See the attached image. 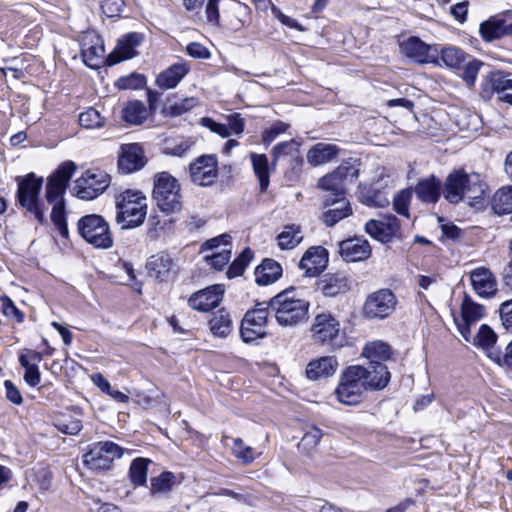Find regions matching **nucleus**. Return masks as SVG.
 Here are the masks:
<instances>
[{
  "instance_id": "20",
  "label": "nucleus",
  "mask_w": 512,
  "mask_h": 512,
  "mask_svg": "<svg viewBox=\"0 0 512 512\" xmlns=\"http://www.w3.org/2000/svg\"><path fill=\"white\" fill-rule=\"evenodd\" d=\"M399 230L400 223L394 215H387L380 220L371 219L365 224L366 233L382 243L390 242Z\"/></svg>"
},
{
  "instance_id": "14",
  "label": "nucleus",
  "mask_w": 512,
  "mask_h": 512,
  "mask_svg": "<svg viewBox=\"0 0 512 512\" xmlns=\"http://www.w3.org/2000/svg\"><path fill=\"white\" fill-rule=\"evenodd\" d=\"M191 181L198 186L208 187L218 177V160L215 155H201L189 165Z\"/></svg>"
},
{
  "instance_id": "30",
  "label": "nucleus",
  "mask_w": 512,
  "mask_h": 512,
  "mask_svg": "<svg viewBox=\"0 0 512 512\" xmlns=\"http://www.w3.org/2000/svg\"><path fill=\"white\" fill-rule=\"evenodd\" d=\"M146 267L150 277L158 281H166L173 271L174 262L167 254H156L149 258Z\"/></svg>"
},
{
  "instance_id": "57",
  "label": "nucleus",
  "mask_w": 512,
  "mask_h": 512,
  "mask_svg": "<svg viewBox=\"0 0 512 512\" xmlns=\"http://www.w3.org/2000/svg\"><path fill=\"white\" fill-rule=\"evenodd\" d=\"M497 340V335L495 332L488 327L487 325H482L477 334V343L483 349L489 351V353H493L490 351L493 349Z\"/></svg>"
},
{
  "instance_id": "36",
  "label": "nucleus",
  "mask_w": 512,
  "mask_h": 512,
  "mask_svg": "<svg viewBox=\"0 0 512 512\" xmlns=\"http://www.w3.org/2000/svg\"><path fill=\"white\" fill-rule=\"evenodd\" d=\"M479 32L485 41H493L507 33L506 21L502 18H490L480 24Z\"/></svg>"
},
{
  "instance_id": "48",
  "label": "nucleus",
  "mask_w": 512,
  "mask_h": 512,
  "mask_svg": "<svg viewBox=\"0 0 512 512\" xmlns=\"http://www.w3.org/2000/svg\"><path fill=\"white\" fill-rule=\"evenodd\" d=\"M253 259V252L250 248H245L241 254L232 262L227 271L228 278L241 276Z\"/></svg>"
},
{
  "instance_id": "55",
  "label": "nucleus",
  "mask_w": 512,
  "mask_h": 512,
  "mask_svg": "<svg viewBox=\"0 0 512 512\" xmlns=\"http://www.w3.org/2000/svg\"><path fill=\"white\" fill-rule=\"evenodd\" d=\"M80 128H101L103 125L99 112L94 108H89L82 112L78 117Z\"/></svg>"
},
{
  "instance_id": "23",
  "label": "nucleus",
  "mask_w": 512,
  "mask_h": 512,
  "mask_svg": "<svg viewBox=\"0 0 512 512\" xmlns=\"http://www.w3.org/2000/svg\"><path fill=\"white\" fill-rule=\"evenodd\" d=\"M371 246L362 237H353L339 243V253L346 262H360L371 256Z\"/></svg>"
},
{
  "instance_id": "7",
  "label": "nucleus",
  "mask_w": 512,
  "mask_h": 512,
  "mask_svg": "<svg viewBox=\"0 0 512 512\" xmlns=\"http://www.w3.org/2000/svg\"><path fill=\"white\" fill-rule=\"evenodd\" d=\"M310 331L315 342L328 345L333 350L343 346L340 322L330 312L316 314Z\"/></svg>"
},
{
  "instance_id": "47",
  "label": "nucleus",
  "mask_w": 512,
  "mask_h": 512,
  "mask_svg": "<svg viewBox=\"0 0 512 512\" xmlns=\"http://www.w3.org/2000/svg\"><path fill=\"white\" fill-rule=\"evenodd\" d=\"M194 144L191 138H180L176 140H166L162 152L171 156H183Z\"/></svg>"
},
{
  "instance_id": "17",
  "label": "nucleus",
  "mask_w": 512,
  "mask_h": 512,
  "mask_svg": "<svg viewBox=\"0 0 512 512\" xmlns=\"http://www.w3.org/2000/svg\"><path fill=\"white\" fill-rule=\"evenodd\" d=\"M81 57L86 66L99 68L104 57L105 49L102 38L94 33H85L80 41Z\"/></svg>"
},
{
  "instance_id": "54",
  "label": "nucleus",
  "mask_w": 512,
  "mask_h": 512,
  "mask_svg": "<svg viewBox=\"0 0 512 512\" xmlns=\"http://www.w3.org/2000/svg\"><path fill=\"white\" fill-rule=\"evenodd\" d=\"M322 436H323V433L319 428H317L315 426H311L305 432V434L302 437L298 446L300 449H303L304 451L309 452L312 449H314L315 447H317Z\"/></svg>"
},
{
  "instance_id": "10",
  "label": "nucleus",
  "mask_w": 512,
  "mask_h": 512,
  "mask_svg": "<svg viewBox=\"0 0 512 512\" xmlns=\"http://www.w3.org/2000/svg\"><path fill=\"white\" fill-rule=\"evenodd\" d=\"M42 184V178H37L34 173H30L26 177L18 179L17 190L20 205L32 213L40 223L44 220V212L38 202Z\"/></svg>"
},
{
  "instance_id": "15",
  "label": "nucleus",
  "mask_w": 512,
  "mask_h": 512,
  "mask_svg": "<svg viewBox=\"0 0 512 512\" xmlns=\"http://www.w3.org/2000/svg\"><path fill=\"white\" fill-rule=\"evenodd\" d=\"M401 53L416 63H439V48L428 45L416 36H411L399 44Z\"/></svg>"
},
{
  "instance_id": "21",
  "label": "nucleus",
  "mask_w": 512,
  "mask_h": 512,
  "mask_svg": "<svg viewBox=\"0 0 512 512\" xmlns=\"http://www.w3.org/2000/svg\"><path fill=\"white\" fill-rule=\"evenodd\" d=\"M225 289L221 284L211 285L195 292L188 300L190 307L201 312H207L217 307L222 301Z\"/></svg>"
},
{
  "instance_id": "60",
  "label": "nucleus",
  "mask_w": 512,
  "mask_h": 512,
  "mask_svg": "<svg viewBox=\"0 0 512 512\" xmlns=\"http://www.w3.org/2000/svg\"><path fill=\"white\" fill-rule=\"evenodd\" d=\"M56 427L62 433L75 435L82 429V423L78 418H62L58 420Z\"/></svg>"
},
{
  "instance_id": "39",
  "label": "nucleus",
  "mask_w": 512,
  "mask_h": 512,
  "mask_svg": "<svg viewBox=\"0 0 512 512\" xmlns=\"http://www.w3.org/2000/svg\"><path fill=\"white\" fill-rule=\"evenodd\" d=\"M148 117V109L140 100L128 102L123 109V119L131 125H141Z\"/></svg>"
},
{
  "instance_id": "1",
  "label": "nucleus",
  "mask_w": 512,
  "mask_h": 512,
  "mask_svg": "<svg viewBox=\"0 0 512 512\" xmlns=\"http://www.w3.org/2000/svg\"><path fill=\"white\" fill-rule=\"evenodd\" d=\"M380 376H373L364 366L351 365L340 375L335 395L337 400L345 405L359 404L367 390H382L389 383V376L383 367L377 371Z\"/></svg>"
},
{
  "instance_id": "34",
  "label": "nucleus",
  "mask_w": 512,
  "mask_h": 512,
  "mask_svg": "<svg viewBox=\"0 0 512 512\" xmlns=\"http://www.w3.org/2000/svg\"><path fill=\"white\" fill-rule=\"evenodd\" d=\"M255 281L259 285H270L282 275L281 265L273 259H264L255 269Z\"/></svg>"
},
{
  "instance_id": "18",
  "label": "nucleus",
  "mask_w": 512,
  "mask_h": 512,
  "mask_svg": "<svg viewBox=\"0 0 512 512\" xmlns=\"http://www.w3.org/2000/svg\"><path fill=\"white\" fill-rule=\"evenodd\" d=\"M144 39L143 34L131 32L124 35L118 40L115 49L106 57L107 66H113L121 61L131 59L136 56V47H138Z\"/></svg>"
},
{
  "instance_id": "37",
  "label": "nucleus",
  "mask_w": 512,
  "mask_h": 512,
  "mask_svg": "<svg viewBox=\"0 0 512 512\" xmlns=\"http://www.w3.org/2000/svg\"><path fill=\"white\" fill-rule=\"evenodd\" d=\"M209 327L212 334L216 337H226L233 329V323L229 313L225 309H220L213 313Z\"/></svg>"
},
{
  "instance_id": "5",
  "label": "nucleus",
  "mask_w": 512,
  "mask_h": 512,
  "mask_svg": "<svg viewBox=\"0 0 512 512\" xmlns=\"http://www.w3.org/2000/svg\"><path fill=\"white\" fill-rule=\"evenodd\" d=\"M434 64L462 71L461 77L469 87L475 84L477 75L484 66L482 61L473 58L456 46H445L439 49V63Z\"/></svg>"
},
{
  "instance_id": "11",
  "label": "nucleus",
  "mask_w": 512,
  "mask_h": 512,
  "mask_svg": "<svg viewBox=\"0 0 512 512\" xmlns=\"http://www.w3.org/2000/svg\"><path fill=\"white\" fill-rule=\"evenodd\" d=\"M110 176L102 170H87L75 181L73 192L82 200H92L101 195L110 185Z\"/></svg>"
},
{
  "instance_id": "2",
  "label": "nucleus",
  "mask_w": 512,
  "mask_h": 512,
  "mask_svg": "<svg viewBox=\"0 0 512 512\" xmlns=\"http://www.w3.org/2000/svg\"><path fill=\"white\" fill-rule=\"evenodd\" d=\"M267 304L281 326H296L308 318L310 303L298 297L293 287L278 293Z\"/></svg>"
},
{
  "instance_id": "12",
  "label": "nucleus",
  "mask_w": 512,
  "mask_h": 512,
  "mask_svg": "<svg viewBox=\"0 0 512 512\" xmlns=\"http://www.w3.org/2000/svg\"><path fill=\"white\" fill-rule=\"evenodd\" d=\"M124 451V448L114 442H98L83 455V463L92 470H106L115 459L123 455Z\"/></svg>"
},
{
  "instance_id": "44",
  "label": "nucleus",
  "mask_w": 512,
  "mask_h": 512,
  "mask_svg": "<svg viewBox=\"0 0 512 512\" xmlns=\"http://www.w3.org/2000/svg\"><path fill=\"white\" fill-rule=\"evenodd\" d=\"M175 483V475L172 472L164 471L160 475L151 478L150 493L153 496L156 494H167L172 490Z\"/></svg>"
},
{
  "instance_id": "61",
  "label": "nucleus",
  "mask_w": 512,
  "mask_h": 512,
  "mask_svg": "<svg viewBox=\"0 0 512 512\" xmlns=\"http://www.w3.org/2000/svg\"><path fill=\"white\" fill-rule=\"evenodd\" d=\"M411 195V191L403 190L394 198V209L398 214L406 217L409 216L408 204L410 202Z\"/></svg>"
},
{
  "instance_id": "49",
  "label": "nucleus",
  "mask_w": 512,
  "mask_h": 512,
  "mask_svg": "<svg viewBox=\"0 0 512 512\" xmlns=\"http://www.w3.org/2000/svg\"><path fill=\"white\" fill-rule=\"evenodd\" d=\"M67 185L57 179V177H49L46 185V199L49 203L64 201V194Z\"/></svg>"
},
{
  "instance_id": "35",
  "label": "nucleus",
  "mask_w": 512,
  "mask_h": 512,
  "mask_svg": "<svg viewBox=\"0 0 512 512\" xmlns=\"http://www.w3.org/2000/svg\"><path fill=\"white\" fill-rule=\"evenodd\" d=\"M338 154V148L332 144L318 143L314 145L307 154V160L310 164L318 166L329 162Z\"/></svg>"
},
{
  "instance_id": "40",
  "label": "nucleus",
  "mask_w": 512,
  "mask_h": 512,
  "mask_svg": "<svg viewBox=\"0 0 512 512\" xmlns=\"http://www.w3.org/2000/svg\"><path fill=\"white\" fill-rule=\"evenodd\" d=\"M200 105V101L196 97H185L176 100L173 103L166 104L162 109V114L166 117H179L193 108Z\"/></svg>"
},
{
  "instance_id": "31",
  "label": "nucleus",
  "mask_w": 512,
  "mask_h": 512,
  "mask_svg": "<svg viewBox=\"0 0 512 512\" xmlns=\"http://www.w3.org/2000/svg\"><path fill=\"white\" fill-rule=\"evenodd\" d=\"M488 84L492 94H495L497 100L512 104V79L502 72H490L488 75Z\"/></svg>"
},
{
  "instance_id": "24",
  "label": "nucleus",
  "mask_w": 512,
  "mask_h": 512,
  "mask_svg": "<svg viewBox=\"0 0 512 512\" xmlns=\"http://www.w3.org/2000/svg\"><path fill=\"white\" fill-rule=\"evenodd\" d=\"M121 150L118 168L122 173L129 174L144 167L146 159L142 148L138 144L123 145Z\"/></svg>"
},
{
  "instance_id": "25",
  "label": "nucleus",
  "mask_w": 512,
  "mask_h": 512,
  "mask_svg": "<svg viewBox=\"0 0 512 512\" xmlns=\"http://www.w3.org/2000/svg\"><path fill=\"white\" fill-rule=\"evenodd\" d=\"M324 206L328 208L322 215L324 224L328 227L336 225L339 221L352 214V208L345 197H326Z\"/></svg>"
},
{
  "instance_id": "50",
  "label": "nucleus",
  "mask_w": 512,
  "mask_h": 512,
  "mask_svg": "<svg viewBox=\"0 0 512 512\" xmlns=\"http://www.w3.org/2000/svg\"><path fill=\"white\" fill-rule=\"evenodd\" d=\"M53 208L51 212V220L54 225L57 227L59 233L62 237L67 238L69 231L66 223L65 217V203L64 201L52 203Z\"/></svg>"
},
{
  "instance_id": "42",
  "label": "nucleus",
  "mask_w": 512,
  "mask_h": 512,
  "mask_svg": "<svg viewBox=\"0 0 512 512\" xmlns=\"http://www.w3.org/2000/svg\"><path fill=\"white\" fill-rule=\"evenodd\" d=\"M148 458H135L129 468V477L131 483L137 486H144L147 482L148 465L151 464Z\"/></svg>"
},
{
  "instance_id": "13",
  "label": "nucleus",
  "mask_w": 512,
  "mask_h": 512,
  "mask_svg": "<svg viewBox=\"0 0 512 512\" xmlns=\"http://www.w3.org/2000/svg\"><path fill=\"white\" fill-rule=\"evenodd\" d=\"M397 303V298L390 289H380L368 295L363 314L368 319H384L395 311Z\"/></svg>"
},
{
  "instance_id": "45",
  "label": "nucleus",
  "mask_w": 512,
  "mask_h": 512,
  "mask_svg": "<svg viewBox=\"0 0 512 512\" xmlns=\"http://www.w3.org/2000/svg\"><path fill=\"white\" fill-rule=\"evenodd\" d=\"M461 314L465 324L469 326L484 316V307L466 296L462 302Z\"/></svg>"
},
{
  "instance_id": "52",
  "label": "nucleus",
  "mask_w": 512,
  "mask_h": 512,
  "mask_svg": "<svg viewBox=\"0 0 512 512\" xmlns=\"http://www.w3.org/2000/svg\"><path fill=\"white\" fill-rule=\"evenodd\" d=\"M232 452L233 455L243 464L252 463L255 459L254 449L245 445L243 440L240 438H235L233 440Z\"/></svg>"
},
{
  "instance_id": "63",
  "label": "nucleus",
  "mask_w": 512,
  "mask_h": 512,
  "mask_svg": "<svg viewBox=\"0 0 512 512\" xmlns=\"http://www.w3.org/2000/svg\"><path fill=\"white\" fill-rule=\"evenodd\" d=\"M231 251L224 249L219 253H214L211 256H206L205 261L214 269L221 270L230 260Z\"/></svg>"
},
{
  "instance_id": "56",
  "label": "nucleus",
  "mask_w": 512,
  "mask_h": 512,
  "mask_svg": "<svg viewBox=\"0 0 512 512\" xmlns=\"http://www.w3.org/2000/svg\"><path fill=\"white\" fill-rule=\"evenodd\" d=\"M206 6H205V15L207 23L213 26H220L221 25V17H220V4L222 3L221 7L223 8V5L225 4L226 0H206Z\"/></svg>"
},
{
  "instance_id": "29",
  "label": "nucleus",
  "mask_w": 512,
  "mask_h": 512,
  "mask_svg": "<svg viewBox=\"0 0 512 512\" xmlns=\"http://www.w3.org/2000/svg\"><path fill=\"white\" fill-rule=\"evenodd\" d=\"M338 368V361L333 356H324L310 361L306 367V375L310 380H319L332 376Z\"/></svg>"
},
{
  "instance_id": "27",
  "label": "nucleus",
  "mask_w": 512,
  "mask_h": 512,
  "mask_svg": "<svg viewBox=\"0 0 512 512\" xmlns=\"http://www.w3.org/2000/svg\"><path fill=\"white\" fill-rule=\"evenodd\" d=\"M470 279L475 292L481 297L490 298L497 291L496 280L487 268L474 269L470 274Z\"/></svg>"
},
{
  "instance_id": "32",
  "label": "nucleus",
  "mask_w": 512,
  "mask_h": 512,
  "mask_svg": "<svg viewBox=\"0 0 512 512\" xmlns=\"http://www.w3.org/2000/svg\"><path fill=\"white\" fill-rule=\"evenodd\" d=\"M441 187V181L431 175L419 181L415 186L414 192L420 201L434 204L440 198Z\"/></svg>"
},
{
  "instance_id": "59",
  "label": "nucleus",
  "mask_w": 512,
  "mask_h": 512,
  "mask_svg": "<svg viewBox=\"0 0 512 512\" xmlns=\"http://www.w3.org/2000/svg\"><path fill=\"white\" fill-rule=\"evenodd\" d=\"M21 366L25 369L24 380L32 387L37 386L40 383V371L38 365L35 363H28L25 358L19 359Z\"/></svg>"
},
{
  "instance_id": "41",
  "label": "nucleus",
  "mask_w": 512,
  "mask_h": 512,
  "mask_svg": "<svg viewBox=\"0 0 512 512\" xmlns=\"http://www.w3.org/2000/svg\"><path fill=\"white\" fill-rule=\"evenodd\" d=\"M492 208L499 215L512 213V186H505L496 191L492 198Z\"/></svg>"
},
{
  "instance_id": "64",
  "label": "nucleus",
  "mask_w": 512,
  "mask_h": 512,
  "mask_svg": "<svg viewBox=\"0 0 512 512\" xmlns=\"http://www.w3.org/2000/svg\"><path fill=\"white\" fill-rule=\"evenodd\" d=\"M76 170V165L72 161H67L59 166L57 171L51 177H57L59 181L68 185L70 178Z\"/></svg>"
},
{
  "instance_id": "53",
  "label": "nucleus",
  "mask_w": 512,
  "mask_h": 512,
  "mask_svg": "<svg viewBox=\"0 0 512 512\" xmlns=\"http://www.w3.org/2000/svg\"><path fill=\"white\" fill-rule=\"evenodd\" d=\"M146 85V77L143 74L132 73L128 76L120 77L116 86L122 90H136L143 88Z\"/></svg>"
},
{
  "instance_id": "6",
  "label": "nucleus",
  "mask_w": 512,
  "mask_h": 512,
  "mask_svg": "<svg viewBox=\"0 0 512 512\" xmlns=\"http://www.w3.org/2000/svg\"><path fill=\"white\" fill-rule=\"evenodd\" d=\"M153 198L161 211L177 213L182 209L180 184L168 172H160L154 177Z\"/></svg>"
},
{
  "instance_id": "26",
  "label": "nucleus",
  "mask_w": 512,
  "mask_h": 512,
  "mask_svg": "<svg viewBox=\"0 0 512 512\" xmlns=\"http://www.w3.org/2000/svg\"><path fill=\"white\" fill-rule=\"evenodd\" d=\"M317 290L325 297H336L350 290V281L344 273H327L317 282Z\"/></svg>"
},
{
  "instance_id": "19",
  "label": "nucleus",
  "mask_w": 512,
  "mask_h": 512,
  "mask_svg": "<svg viewBox=\"0 0 512 512\" xmlns=\"http://www.w3.org/2000/svg\"><path fill=\"white\" fill-rule=\"evenodd\" d=\"M250 18V8L235 0H226L223 5V26L237 32L245 27Z\"/></svg>"
},
{
  "instance_id": "4",
  "label": "nucleus",
  "mask_w": 512,
  "mask_h": 512,
  "mask_svg": "<svg viewBox=\"0 0 512 512\" xmlns=\"http://www.w3.org/2000/svg\"><path fill=\"white\" fill-rule=\"evenodd\" d=\"M116 221L123 229L140 226L147 214V199L140 191L126 190L116 197Z\"/></svg>"
},
{
  "instance_id": "38",
  "label": "nucleus",
  "mask_w": 512,
  "mask_h": 512,
  "mask_svg": "<svg viewBox=\"0 0 512 512\" xmlns=\"http://www.w3.org/2000/svg\"><path fill=\"white\" fill-rule=\"evenodd\" d=\"M254 173L259 180L261 191H265L270 183L268 158L265 154H250Z\"/></svg>"
},
{
  "instance_id": "51",
  "label": "nucleus",
  "mask_w": 512,
  "mask_h": 512,
  "mask_svg": "<svg viewBox=\"0 0 512 512\" xmlns=\"http://www.w3.org/2000/svg\"><path fill=\"white\" fill-rule=\"evenodd\" d=\"M93 382L105 393L111 396L114 400L119 403H126L129 397L123 392L116 390L111 387L110 383L101 375L95 374L92 376Z\"/></svg>"
},
{
  "instance_id": "33",
  "label": "nucleus",
  "mask_w": 512,
  "mask_h": 512,
  "mask_svg": "<svg viewBox=\"0 0 512 512\" xmlns=\"http://www.w3.org/2000/svg\"><path fill=\"white\" fill-rule=\"evenodd\" d=\"M304 239L303 228L299 224H287L283 226L282 231L277 235V246L280 250H292L296 248Z\"/></svg>"
},
{
  "instance_id": "3",
  "label": "nucleus",
  "mask_w": 512,
  "mask_h": 512,
  "mask_svg": "<svg viewBox=\"0 0 512 512\" xmlns=\"http://www.w3.org/2000/svg\"><path fill=\"white\" fill-rule=\"evenodd\" d=\"M485 186L480 174H467L457 170L447 177L444 196L450 203H458L464 199H479L484 195Z\"/></svg>"
},
{
  "instance_id": "58",
  "label": "nucleus",
  "mask_w": 512,
  "mask_h": 512,
  "mask_svg": "<svg viewBox=\"0 0 512 512\" xmlns=\"http://www.w3.org/2000/svg\"><path fill=\"white\" fill-rule=\"evenodd\" d=\"M334 171L336 175L343 180L345 185L349 182H353L359 176V168L355 163L345 162Z\"/></svg>"
},
{
  "instance_id": "28",
  "label": "nucleus",
  "mask_w": 512,
  "mask_h": 512,
  "mask_svg": "<svg viewBox=\"0 0 512 512\" xmlns=\"http://www.w3.org/2000/svg\"><path fill=\"white\" fill-rule=\"evenodd\" d=\"M190 71L186 62H178L162 71L156 78V85L162 90L175 88Z\"/></svg>"
},
{
  "instance_id": "43",
  "label": "nucleus",
  "mask_w": 512,
  "mask_h": 512,
  "mask_svg": "<svg viewBox=\"0 0 512 512\" xmlns=\"http://www.w3.org/2000/svg\"><path fill=\"white\" fill-rule=\"evenodd\" d=\"M345 186V183L336 175L335 171L323 176L318 181V187L331 192L330 198L345 197Z\"/></svg>"
},
{
  "instance_id": "22",
  "label": "nucleus",
  "mask_w": 512,
  "mask_h": 512,
  "mask_svg": "<svg viewBox=\"0 0 512 512\" xmlns=\"http://www.w3.org/2000/svg\"><path fill=\"white\" fill-rule=\"evenodd\" d=\"M327 263V250L322 246H313L303 254L299 268L304 271L305 276L315 277L326 268Z\"/></svg>"
},
{
  "instance_id": "8",
  "label": "nucleus",
  "mask_w": 512,
  "mask_h": 512,
  "mask_svg": "<svg viewBox=\"0 0 512 512\" xmlns=\"http://www.w3.org/2000/svg\"><path fill=\"white\" fill-rule=\"evenodd\" d=\"M80 235L97 248H110L113 244L112 234L105 219L97 214L83 216L77 224Z\"/></svg>"
},
{
  "instance_id": "62",
  "label": "nucleus",
  "mask_w": 512,
  "mask_h": 512,
  "mask_svg": "<svg viewBox=\"0 0 512 512\" xmlns=\"http://www.w3.org/2000/svg\"><path fill=\"white\" fill-rule=\"evenodd\" d=\"M2 312L8 318L15 319L18 323L24 321V313L20 311L14 304V302L7 296L2 298Z\"/></svg>"
},
{
  "instance_id": "46",
  "label": "nucleus",
  "mask_w": 512,
  "mask_h": 512,
  "mask_svg": "<svg viewBox=\"0 0 512 512\" xmlns=\"http://www.w3.org/2000/svg\"><path fill=\"white\" fill-rule=\"evenodd\" d=\"M359 198L362 203L370 207H384L389 203L382 192L368 186L360 187Z\"/></svg>"
},
{
  "instance_id": "9",
  "label": "nucleus",
  "mask_w": 512,
  "mask_h": 512,
  "mask_svg": "<svg viewBox=\"0 0 512 512\" xmlns=\"http://www.w3.org/2000/svg\"><path fill=\"white\" fill-rule=\"evenodd\" d=\"M269 306L266 302L257 303L252 310L245 313L240 327L241 338L250 343L266 336Z\"/></svg>"
},
{
  "instance_id": "16",
  "label": "nucleus",
  "mask_w": 512,
  "mask_h": 512,
  "mask_svg": "<svg viewBox=\"0 0 512 512\" xmlns=\"http://www.w3.org/2000/svg\"><path fill=\"white\" fill-rule=\"evenodd\" d=\"M393 355L391 346L381 340H376L367 343L362 351V356L369 360L368 367H365L373 376H380L377 372L379 367H383L385 372L388 374L389 379L391 378L388 367L384 364Z\"/></svg>"
}]
</instances>
